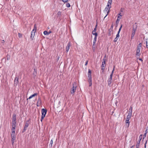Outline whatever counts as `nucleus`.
Returning a JSON list of instances; mask_svg holds the SVG:
<instances>
[{"label":"nucleus","mask_w":148,"mask_h":148,"mask_svg":"<svg viewBox=\"0 0 148 148\" xmlns=\"http://www.w3.org/2000/svg\"><path fill=\"white\" fill-rule=\"evenodd\" d=\"M122 26H123V25L122 24H121V26L119 29V30H121V29L122 27Z\"/></svg>","instance_id":"obj_45"},{"label":"nucleus","mask_w":148,"mask_h":148,"mask_svg":"<svg viewBox=\"0 0 148 148\" xmlns=\"http://www.w3.org/2000/svg\"><path fill=\"white\" fill-rule=\"evenodd\" d=\"M66 6L67 8H69L70 6V4L68 2H66Z\"/></svg>","instance_id":"obj_31"},{"label":"nucleus","mask_w":148,"mask_h":148,"mask_svg":"<svg viewBox=\"0 0 148 148\" xmlns=\"http://www.w3.org/2000/svg\"><path fill=\"white\" fill-rule=\"evenodd\" d=\"M18 36L19 38H21L22 37V34L20 33H18Z\"/></svg>","instance_id":"obj_35"},{"label":"nucleus","mask_w":148,"mask_h":148,"mask_svg":"<svg viewBox=\"0 0 148 148\" xmlns=\"http://www.w3.org/2000/svg\"><path fill=\"white\" fill-rule=\"evenodd\" d=\"M134 35H131V39H132L133 37H134Z\"/></svg>","instance_id":"obj_56"},{"label":"nucleus","mask_w":148,"mask_h":148,"mask_svg":"<svg viewBox=\"0 0 148 148\" xmlns=\"http://www.w3.org/2000/svg\"><path fill=\"white\" fill-rule=\"evenodd\" d=\"M118 15H119V16H122V15H121V13H119L118 14Z\"/></svg>","instance_id":"obj_55"},{"label":"nucleus","mask_w":148,"mask_h":148,"mask_svg":"<svg viewBox=\"0 0 148 148\" xmlns=\"http://www.w3.org/2000/svg\"><path fill=\"white\" fill-rule=\"evenodd\" d=\"M146 134H147L145 133L143 135V136H144V137H146Z\"/></svg>","instance_id":"obj_57"},{"label":"nucleus","mask_w":148,"mask_h":148,"mask_svg":"<svg viewBox=\"0 0 148 148\" xmlns=\"http://www.w3.org/2000/svg\"><path fill=\"white\" fill-rule=\"evenodd\" d=\"M18 77H16L14 80V85H15V86H16L17 84H18Z\"/></svg>","instance_id":"obj_13"},{"label":"nucleus","mask_w":148,"mask_h":148,"mask_svg":"<svg viewBox=\"0 0 148 148\" xmlns=\"http://www.w3.org/2000/svg\"><path fill=\"white\" fill-rule=\"evenodd\" d=\"M88 82H89V86L90 87L92 85V78L88 79Z\"/></svg>","instance_id":"obj_20"},{"label":"nucleus","mask_w":148,"mask_h":148,"mask_svg":"<svg viewBox=\"0 0 148 148\" xmlns=\"http://www.w3.org/2000/svg\"><path fill=\"white\" fill-rule=\"evenodd\" d=\"M106 57V55H105L104 56V58ZM106 59L105 58H103V61L102 62V64H104L105 65L106 64Z\"/></svg>","instance_id":"obj_30"},{"label":"nucleus","mask_w":148,"mask_h":148,"mask_svg":"<svg viewBox=\"0 0 148 148\" xmlns=\"http://www.w3.org/2000/svg\"><path fill=\"white\" fill-rule=\"evenodd\" d=\"M15 133H12L11 135V141L12 144V145H13L14 143V140L16 139V136L15 134Z\"/></svg>","instance_id":"obj_4"},{"label":"nucleus","mask_w":148,"mask_h":148,"mask_svg":"<svg viewBox=\"0 0 148 148\" xmlns=\"http://www.w3.org/2000/svg\"><path fill=\"white\" fill-rule=\"evenodd\" d=\"M29 125V120L26 121L25 123V126L24 127L22 131V133H23L25 132L27 130V127H28Z\"/></svg>","instance_id":"obj_3"},{"label":"nucleus","mask_w":148,"mask_h":148,"mask_svg":"<svg viewBox=\"0 0 148 148\" xmlns=\"http://www.w3.org/2000/svg\"><path fill=\"white\" fill-rule=\"evenodd\" d=\"M132 107L131 106L129 109V111L128 113V114L132 115Z\"/></svg>","instance_id":"obj_16"},{"label":"nucleus","mask_w":148,"mask_h":148,"mask_svg":"<svg viewBox=\"0 0 148 148\" xmlns=\"http://www.w3.org/2000/svg\"><path fill=\"white\" fill-rule=\"evenodd\" d=\"M52 143H53V140H51L50 141V144H51L52 145Z\"/></svg>","instance_id":"obj_48"},{"label":"nucleus","mask_w":148,"mask_h":148,"mask_svg":"<svg viewBox=\"0 0 148 148\" xmlns=\"http://www.w3.org/2000/svg\"><path fill=\"white\" fill-rule=\"evenodd\" d=\"M88 61H87L85 64V65H86L87 64H88Z\"/></svg>","instance_id":"obj_53"},{"label":"nucleus","mask_w":148,"mask_h":148,"mask_svg":"<svg viewBox=\"0 0 148 148\" xmlns=\"http://www.w3.org/2000/svg\"><path fill=\"white\" fill-rule=\"evenodd\" d=\"M111 5H110L109 4L107 3V6H106V7H108V10L107 12V14H106V16L104 17V19L106 18V17L108 15V14H109V13L110 12V9L111 8Z\"/></svg>","instance_id":"obj_6"},{"label":"nucleus","mask_w":148,"mask_h":148,"mask_svg":"<svg viewBox=\"0 0 148 148\" xmlns=\"http://www.w3.org/2000/svg\"><path fill=\"white\" fill-rule=\"evenodd\" d=\"M112 77H110L108 79V84L110 87L111 86V84L112 83Z\"/></svg>","instance_id":"obj_10"},{"label":"nucleus","mask_w":148,"mask_h":148,"mask_svg":"<svg viewBox=\"0 0 148 148\" xmlns=\"http://www.w3.org/2000/svg\"><path fill=\"white\" fill-rule=\"evenodd\" d=\"M142 135H140V136H139V140H138V141L137 143V144L136 145H138V146H139V145H140V141L142 139Z\"/></svg>","instance_id":"obj_14"},{"label":"nucleus","mask_w":148,"mask_h":148,"mask_svg":"<svg viewBox=\"0 0 148 148\" xmlns=\"http://www.w3.org/2000/svg\"><path fill=\"white\" fill-rule=\"evenodd\" d=\"M97 36H95V37L94 38L93 41V46L94 45H95V44L96 42Z\"/></svg>","instance_id":"obj_18"},{"label":"nucleus","mask_w":148,"mask_h":148,"mask_svg":"<svg viewBox=\"0 0 148 148\" xmlns=\"http://www.w3.org/2000/svg\"><path fill=\"white\" fill-rule=\"evenodd\" d=\"M16 123L12 122V127L16 128Z\"/></svg>","instance_id":"obj_21"},{"label":"nucleus","mask_w":148,"mask_h":148,"mask_svg":"<svg viewBox=\"0 0 148 148\" xmlns=\"http://www.w3.org/2000/svg\"><path fill=\"white\" fill-rule=\"evenodd\" d=\"M2 43H3L5 42V41L4 40H3L2 41Z\"/></svg>","instance_id":"obj_58"},{"label":"nucleus","mask_w":148,"mask_h":148,"mask_svg":"<svg viewBox=\"0 0 148 148\" xmlns=\"http://www.w3.org/2000/svg\"><path fill=\"white\" fill-rule=\"evenodd\" d=\"M113 31V30L112 29L111 31L110 30V29H109L108 30V34L109 36H110L111 35V33Z\"/></svg>","instance_id":"obj_26"},{"label":"nucleus","mask_w":148,"mask_h":148,"mask_svg":"<svg viewBox=\"0 0 148 148\" xmlns=\"http://www.w3.org/2000/svg\"><path fill=\"white\" fill-rule=\"evenodd\" d=\"M36 29H37V27H36V24H35L34 25V29L31 32V35L30 36V38H34V37L35 35V32L36 30Z\"/></svg>","instance_id":"obj_2"},{"label":"nucleus","mask_w":148,"mask_h":148,"mask_svg":"<svg viewBox=\"0 0 148 148\" xmlns=\"http://www.w3.org/2000/svg\"><path fill=\"white\" fill-rule=\"evenodd\" d=\"M121 18L120 17V16H119L117 17V19H120V20Z\"/></svg>","instance_id":"obj_50"},{"label":"nucleus","mask_w":148,"mask_h":148,"mask_svg":"<svg viewBox=\"0 0 148 148\" xmlns=\"http://www.w3.org/2000/svg\"><path fill=\"white\" fill-rule=\"evenodd\" d=\"M135 32L132 31V35H134V36L135 34Z\"/></svg>","instance_id":"obj_42"},{"label":"nucleus","mask_w":148,"mask_h":148,"mask_svg":"<svg viewBox=\"0 0 148 148\" xmlns=\"http://www.w3.org/2000/svg\"><path fill=\"white\" fill-rule=\"evenodd\" d=\"M42 103V101L40 97L38 99L37 102L36 103V106H39Z\"/></svg>","instance_id":"obj_5"},{"label":"nucleus","mask_w":148,"mask_h":148,"mask_svg":"<svg viewBox=\"0 0 148 148\" xmlns=\"http://www.w3.org/2000/svg\"><path fill=\"white\" fill-rule=\"evenodd\" d=\"M61 14V12L60 11H59L58 12L57 14L58 16L60 15Z\"/></svg>","instance_id":"obj_39"},{"label":"nucleus","mask_w":148,"mask_h":148,"mask_svg":"<svg viewBox=\"0 0 148 148\" xmlns=\"http://www.w3.org/2000/svg\"><path fill=\"white\" fill-rule=\"evenodd\" d=\"M44 34L45 35H48L47 31H45L43 32Z\"/></svg>","instance_id":"obj_34"},{"label":"nucleus","mask_w":148,"mask_h":148,"mask_svg":"<svg viewBox=\"0 0 148 148\" xmlns=\"http://www.w3.org/2000/svg\"><path fill=\"white\" fill-rule=\"evenodd\" d=\"M146 48H148V38L147 39H146Z\"/></svg>","instance_id":"obj_29"},{"label":"nucleus","mask_w":148,"mask_h":148,"mask_svg":"<svg viewBox=\"0 0 148 148\" xmlns=\"http://www.w3.org/2000/svg\"><path fill=\"white\" fill-rule=\"evenodd\" d=\"M138 46H139V47H141L142 46V44L141 43H140L138 45Z\"/></svg>","instance_id":"obj_43"},{"label":"nucleus","mask_w":148,"mask_h":148,"mask_svg":"<svg viewBox=\"0 0 148 148\" xmlns=\"http://www.w3.org/2000/svg\"><path fill=\"white\" fill-rule=\"evenodd\" d=\"M16 114L14 113L12 116V122L16 123Z\"/></svg>","instance_id":"obj_7"},{"label":"nucleus","mask_w":148,"mask_h":148,"mask_svg":"<svg viewBox=\"0 0 148 148\" xmlns=\"http://www.w3.org/2000/svg\"><path fill=\"white\" fill-rule=\"evenodd\" d=\"M139 146H138V145H136V148H139Z\"/></svg>","instance_id":"obj_61"},{"label":"nucleus","mask_w":148,"mask_h":148,"mask_svg":"<svg viewBox=\"0 0 148 148\" xmlns=\"http://www.w3.org/2000/svg\"><path fill=\"white\" fill-rule=\"evenodd\" d=\"M91 70L89 69L88 70V79L92 78L91 75Z\"/></svg>","instance_id":"obj_12"},{"label":"nucleus","mask_w":148,"mask_h":148,"mask_svg":"<svg viewBox=\"0 0 148 148\" xmlns=\"http://www.w3.org/2000/svg\"><path fill=\"white\" fill-rule=\"evenodd\" d=\"M118 38H117L116 37V38H115L114 39V42H117V40H118Z\"/></svg>","instance_id":"obj_36"},{"label":"nucleus","mask_w":148,"mask_h":148,"mask_svg":"<svg viewBox=\"0 0 148 148\" xmlns=\"http://www.w3.org/2000/svg\"><path fill=\"white\" fill-rule=\"evenodd\" d=\"M120 21V19H117L116 21V27H117L118 26V24L119 22V21Z\"/></svg>","instance_id":"obj_27"},{"label":"nucleus","mask_w":148,"mask_h":148,"mask_svg":"<svg viewBox=\"0 0 148 148\" xmlns=\"http://www.w3.org/2000/svg\"><path fill=\"white\" fill-rule=\"evenodd\" d=\"M147 140L145 144V148L146 147V144L147 143Z\"/></svg>","instance_id":"obj_51"},{"label":"nucleus","mask_w":148,"mask_h":148,"mask_svg":"<svg viewBox=\"0 0 148 148\" xmlns=\"http://www.w3.org/2000/svg\"><path fill=\"white\" fill-rule=\"evenodd\" d=\"M112 2V0H108V3L110 5H111Z\"/></svg>","instance_id":"obj_32"},{"label":"nucleus","mask_w":148,"mask_h":148,"mask_svg":"<svg viewBox=\"0 0 148 148\" xmlns=\"http://www.w3.org/2000/svg\"><path fill=\"white\" fill-rule=\"evenodd\" d=\"M113 24H112V25H111L110 28V30L111 31V30H113Z\"/></svg>","instance_id":"obj_37"},{"label":"nucleus","mask_w":148,"mask_h":148,"mask_svg":"<svg viewBox=\"0 0 148 148\" xmlns=\"http://www.w3.org/2000/svg\"><path fill=\"white\" fill-rule=\"evenodd\" d=\"M105 69V67L101 66V69L103 71V72L104 71Z\"/></svg>","instance_id":"obj_41"},{"label":"nucleus","mask_w":148,"mask_h":148,"mask_svg":"<svg viewBox=\"0 0 148 148\" xmlns=\"http://www.w3.org/2000/svg\"><path fill=\"white\" fill-rule=\"evenodd\" d=\"M120 31H121V30H119V31H118V32H117V34H119V33H120Z\"/></svg>","instance_id":"obj_54"},{"label":"nucleus","mask_w":148,"mask_h":148,"mask_svg":"<svg viewBox=\"0 0 148 148\" xmlns=\"http://www.w3.org/2000/svg\"><path fill=\"white\" fill-rule=\"evenodd\" d=\"M148 132V128L146 130L145 132V133L147 134Z\"/></svg>","instance_id":"obj_44"},{"label":"nucleus","mask_w":148,"mask_h":148,"mask_svg":"<svg viewBox=\"0 0 148 148\" xmlns=\"http://www.w3.org/2000/svg\"><path fill=\"white\" fill-rule=\"evenodd\" d=\"M7 60H9V59H10V56H9V55H7Z\"/></svg>","instance_id":"obj_38"},{"label":"nucleus","mask_w":148,"mask_h":148,"mask_svg":"<svg viewBox=\"0 0 148 148\" xmlns=\"http://www.w3.org/2000/svg\"><path fill=\"white\" fill-rule=\"evenodd\" d=\"M140 49H137L136 51V56L137 57V58L139 57L140 55Z\"/></svg>","instance_id":"obj_11"},{"label":"nucleus","mask_w":148,"mask_h":148,"mask_svg":"<svg viewBox=\"0 0 148 148\" xmlns=\"http://www.w3.org/2000/svg\"><path fill=\"white\" fill-rule=\"evenodd\" d=\"M95 45H94L93 46V48H92L94 50V49H95Z\"/></svg>","instance_id":"obj_62"},{"label":"nucleus","mask_w":148,"mask_h":148,"mask_svg":"<svg viewBox=\"0 0 148 148\" xmlns=\"http://www.w3.org/2000/svg\"><path fill=\"white\" fill-rule=\"evenodd\" d=\"M68 1V0H62V1L64 3L67 2Z\"/></svg>","instance_id":"obj_40"},{"label":"nucleus","mask_w":148,"mask_h":148,"mask_svg":"<svg viewBox=\"0 0 148 148\" xmlns=\"http://www.w3.org/2000/svg\"><path fill=\"white\" fill-rule=\"evenodd\" d=\"M134 145H133V146H132L131 148H132L133 147H134Z\"/></svg>","instance_id":"obj_63"},{"label":"nucleus","mask_w":148,"mask_h":148,"mask_svg":"<svg viewBox=\"0 0 148 148\" xmlns=\"http://www.w3.org/2000/svg\"><path fill=\"white\" fill-rule=\"evenodd\" d=\"M59 57H58V58H57V59H58H58H59Z\"/></svg>","instance_id":"obj_64"},{"label":"nucleus","mask_w":148,"mask_h":148,"mask_svg":"<svg viewBox=\"0 0 148 148\" xmlns=\"http://www.w3.org/2000/svg\"><path fill=\"white\" fill-rule=\"evenodd\" d=\"M70 47H71V42L69 41V42L67 44V45L66 47V52H67L69 50V49H70Z\"/></svg>","instance_id":"obj_8"},{"label":"nucleus","mask_w":148,"mask_h":148,"mask_svg":"<svg viewBox=\"0 0 148 148\" xmlns=\"http://www.w3.org/2000/svg\"><path fill=\"white\" fill-rule=\"evenodd\" d=\"M105 66H106V65H105V64H102V65H101V66L105 67Z\"/></svg>","instance_id":"obj_49"},{"label":"nucleus","mask_w":148,"mask_h":148,"mask_svg":"<svg viewBox=\"0 0 148 148\" xmlns=\"http://www.w3.org/2000/svg\"><path fill=\"white\" fill-rule=\"evenodd\" d=\"M132 115L128 114L127 116V118L126 119V120H130V118H131Z\"/></svg>","instance_id":"obj_24"},{"label":"nucleus","mask_w":148,"mask_h":148,"mask_svg":"<svg viewBox=\"0 0 148 148\" xmlns=\"http://www.w3.org/2000/svg\"><path fill=\"white\" fill-rule=\"evenodd\" d=\"M97 24L96 25H95V28L96 29H97Z\"/></svg>","instance_id":"obj_60"},{"label":"nucleus","mask_w":148,"mask_h":148,"mask_svg":"<svg viewBox=\"0 0 148 148\" xmlns=\"http://www.w3.org/2000/svg\"><path fill=\"white\" fill-rule=\"evenodd\" d=\"M126 126H127V127H128L129 126L130 122L129 120H125Z\"/></svg>","instance_id":"obj_19"},{"label":"nucleus","mask_w":148,"mask_h":148,"mask_svg":"<svg viewBox=\"0 0 148 148\" xmlns=\"http://www.w3.org/2000/svg\"><path fill=\"white\" fill-rule=\"evenodd\" d=\"M52 32L50 31H49V32H47V33H48V35H49V34H50V33H51Z\"/></svg>","instance_id":"obj_47"},{"label":"nucleus","mask_w":148,"mask_h":148,"mask_svg":"<svg viewBox=\"0 0 148 148\" xmlns=\"http://www.w3.org/2000/svg\"><path fill=\"white\" fill-rule=\"evenodd\" d=\"M140 47H139V46H138H138L137 47V49H140Z\"/></svg>","instance_id":"obj_52"},{"label":"nucleus","mask_w":148,"mask_h":148,"mask_svg":"<svg viewBox=\"0 0 148 148\" xmlns=\"http://www.w3.org/2000/svg\"><path fill=\"white\" fill-rule=\"evenodd\" d=\"M37 95H38V93H34L33 94V95H31L29 97V98H27V100H28V99H31L33 97H35V96Z\"/></svg>","instance_id":"obj_17"},{"label":"nucleus","mask_w":148,"mask_h":148,"mask_svg":"<svg viewBox=\"0 0 148 148\" xmlns=\"http://www.w3.org/2000/svg\"><path fill=\"white\" fill-rule=\"evenodd\" d=\"M137 29V26L136 25V26L134 27V26L133 28V32H136V31Z\"/></svg>","instance_id":"obj_25"},{"label":"nucleus","mask_w":148,"mask_h":148,"mask_svg":"<svg viewBox=\"0 0 148 148\" xmlns=\"http://www.w3.org/2000/svg\"><path fill=\"white\" fill-rule=\"evenodd\" d=\"M15 128H12L11 130L12 133H15Z\"/></svg>","instance_id":"obj_28"},{"label":"nucleus","mask_w":148,"mask_h":148,"mask_svg":"<svg viewBox=\"0 0 148 148\" xmlns=\"http://www.w3.org/2000/svg\"><path fill=\"white\" fill-rule=\"evenodd\" d=\"M139 59V60L141 61H143V60H142V59L141 58H140Z\"/></svg>","instance_id":"obj_59"},{"label":"nucleus","mask_w":148,"mask_h":148,"mask_svg":"<svg viewBox=\"0 0 148 148\" xmlns=\"http://www.w3.org/2000/svg\"><path fill=\"white\" fill-rule=\"evenodd\" d=\"M116 37L117 38H119V34H117L116 36Z\"/></svg>","instance_id":"obj_46"},{"label":"nucleus","mask_w":148,"mask_h":148,"mask_svg":"<svg viewBox=\"0 0 148 148\" xmlns=\"http://www.w3.org/2000/svg\"><path fill=\"white\" fill-rule=\"evenodd\" d=\"M37 69H34V71L33 73V75H34V76H36L37 75Z\"/></svg>","instance_id":"obj_22"},{"label":"nucleus","mask_w":148,"mask_h":148,"mask_svg":"<svg viewBox=\"0 0 148 148\" xmlns=\"http://www.w3.org/2000/svg\"><path fill=\"white\" fill-rule=\"evenodd\" d=\"M115 68V66H113V69L112 70V73H111L110 75V77H112L113 75V73H114V70Z\"/></svg>","instance_id":"obj_23"},{"label":"nucleus","mask_w":148,"mask_h":148,"mask_svg":"<svg viewBox=\"0 0 148 148\" xmlns=\"http://www.w3.org/2000/svg\"><path fill=\"white\" fill-rule=\"evenodd\" d=\"M108 10V7H106L104 10V12H106L107 13Z\"/></svg>","instance_id":"obj_33"},{"label":"nucleus","mask_w":148,"mask_h":148,"mask_svg":"<svg viewBox=\"0 0 148 148\" xmlns=\"http://www.w3.org/2000/svg\"><path fill=\"white\" fill-rule=\"evenodd\" d=\"M76 86L74 87V86H73L72 89L71 90V94L73 95L75 92L76 90Z\"/></svg>","instance_id":"obj_9"},{"label":"nucleus","mask_w":148,"mask_h":148,"mask_svg":"<svg viewBox=\"0 0 148 148\" xmlns=\"http://www.w3.org/2000/svg\"><path fill=\"white\" fill-rule=\"evenodd\" d=\"M96 29L94 28L93 30L92 31V33L94 35L98 36L97 33L96 32Z\"/></svg>","instance_id":"obj_15"},{"label":"nucleus","mask_w":148,"mask_h":148,"mask_svg":"<svg viewBox=\"0 0 148 148\" xmlns=\"http://www.w3.org/2000/svg\"><path fill=\"white\" fill-rule=\"evenodd\" d=\"M47 110L46 109L44 108H42V116L40 119V121L41 122L44 119V118L45 117L47 113Z\"/></svg>","instance_id":"obj_1"}]
</instances>
